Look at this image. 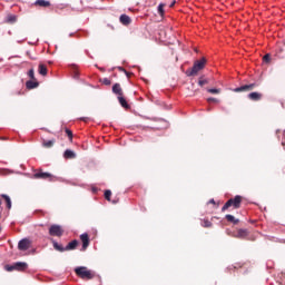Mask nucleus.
Returning <instances> with one entry per match:
<instances>
[{
    "mask_svg": "<svg viewBox=\"0 0 285 285\" xmlns=\"http://www.w3.org/2000/svg\"><path fill=\"white\" fill-rule=\"evenodd\" d=\"M204 68H206V59L202 58L200 60H196L194 62L193 68L187 69L186 75L187 77H197L199 71L204 70Z\"/></svg>",
    "mask_w": 285,
    "mask_h": 285,
    "instance_id": "nucleus-1",
    "label": "nucleus"
},
{
    "mask_svg": "<svg viewBox=\"0 0 285 285\" xmlns=\"http://www.w3.org/2000/svg\"><path fill=\"white\" fill-rule=\"evenodd\" d=\"M242 202H243V197L237 195L234 198L228 199L225 205L222 207V213H226V210H228V208H230L233 206V208L237 209V208H242Z\"/></svg>",
    "mask_w": 285,
    "mask_h": 285,
    "instance_id": "nucleus-2",
    "label": "nucleus"
},
{
    "mask_svg": "<svg viewBox=\"0 0 285 285\" xmlns=\"http://www.w3.org/2000/svg\"><path fill=\"white\" fill-rule=\"evenodd\" d=\"M75 273L80 279H95V272L88 269V267H76Z\"/></svg>",
    "mask_w": 285,
    "mask_h": 285,
    "instance_id": "nucleus-3",
    "label": "nucleus"
},
{
    "mask_svg": "<svg viewBox=\"0 0 285 285\" xmlns=\"http://www.w3.org/2000/svg\"><path fill=\"white\" fill-rule=\"evenodd\" d=\"M32 179H42L46 181H52L55 176L48 171H43V169H36L32 176Z\"/></svg>",
    "mask_w": 285,
    "mask_h": 285,
    "instance_id": "nucleus-4",
    "label": "nucleus"
},
{
    "mask_svg": "<svg viewBox=\"0 0 285 285\" xmlns=\"http://www.w3.org/2000/svg\"><path fill=\"white\" fill-rule=\"evenodd\" d=\"M49 235L51 237H62L63 228H61V225H51L49 228Z\"/></svg>",
    "mask_w": 285,
    "mask_h": 285,
    "instance_id": "nucleus-5",
    "label": "nucleus"
},
{
    "mask_svg": "<svg viewBox=\"0 0 285 285\" xmlns=\"http://www.w3.org/2000/svg\"><path fill=\"white\" fill-rule=\"evenodd\" d=\"M257 88V83H250V85H244L236 89H234V92H250V90H255Z\"/></svg>",
    "mask_w": 285,
    "mask_h": 285,
    "instance_id": "nucleus-6",
    "label": "nucleus"
},
{
    "mask_svg": "<svg viewBox=\"0 0 285 285\" xmlns=\"http://www.w3.org/2000/svg\"><path fill=\"white\" fill-rule=\"evenodd\" d=\"M32 246V242L28 238H23L18 243V249L19 250H28Z\"/></svg>",
    "mask_w": 285,
    "mask_h": 285,
    "instance_id": "nucleus-7",
    "label": "nucleus"
},
{
    "mask_svg": "<svg viewBox=\"0 0 285 285\" xmlns=\"http://www.w3.org/2000/svg\"><path fill=\"white\" fill-rule=\"evenodd\" d=\"M80 242H82V248L81 250H87L88 246H90V236L88 234H81L80 235Z\"/></svg>",
    "mask_w": 285,
    "mask_h": 285,
    "instance_id": "nucleus-8",
    "label": "nucleus"
},
{
    "mask_svg": "<svg viewBox=\"0 0 285 285\" xmlns=\"http://www.w3.org/2000/svg\"><path fill=\"white\" fill-rule=\"evenodd\" d=\"M33 6H36V8H50L52 3L49 0H36Z\"/></svg>",
    "mask_w": 285,
    "mask_h": 285,
    "instance_id": "nucleus-9",
    "label": "nucleus"
},
{
    "mask_svg": "<svg viewBox=\"0 0 285 285\" xmlns=\"http://www.w3.org/2000/svg\"><path fill=\"white\" fill-rule=\"evenodd\" d=\"M237 239H246L248 237V230L247 229H238L237 233L234 235Z\"/></svg>",
    "mask_w": 285,
    "mask_h": 285,
    "instance_id": "nucleus-10",
    "label": "nucleus"
},
{
    "mask_svg": "<svg viewBox=\"0 0 285 285\" xmlns=\"http://www.w3.org/2000/svg\"><path fill=\"white\" fill-rule=\"evenodd\" d=\"M119 21L122 26H130V23H132V19H130L128 14H121Z\"/></svg>",
    "mask_w": 285,
    "mask_h": 285,
    "instance_id": "nucleus-11",
    "label": "nucleus"
},
{
    "mask_svg": "<svg viewBox=\"0 0 285 285\" xmlns=\"http://www.w3.org/2000/svg\"><path fill=\"white\" fill-rule=\"evenodd\" d=\"M112 92H114V95H118V97L124 96V89H121V85L115 83L112 86Z\"/></svg>",
    "mask_w": 285,
    "mask_h": 285,
    "instance_id": "nucleus-12",
    "label": "nucleus"
},
{
    "mask_svg": "<svg viewBox=\"0 0 285 285\" xmlns=\"http://www.w3.org/2000/svg\"><path fill=\"white\" fill-rule=\"evenodd\" d=\"M262 97L263 95L257 91L248 94V99H250V101H261Z\"/></svg>",
    "mask_w": 285,
    "mask_h": 285,
    "instance_id": "nucleus-13",
    "label": "nucleus"
},
{
    "mask_svg": "<svg viewBox=\"0 0 285 285\" xmlns=\"http://www.w3.org/2000/svg\"><path fill=\"white\" fill-rule=\"evenodd\" d=\"M79 246V240L75 239L68 243V245L65 247V250H75Z\"/></svg>",
    "mask_w": 285,
    "mask_h": 285,
    "instance_id": "nucleus-14",
    "label": "nucleus"
},
{
    "mask_svg": "<svg viewBox=\"0 0 285 285\" xmlns=\"http://www.w3.org/2000/svg\"><path fill=\"white\" fill-rule=\"evenodd\" d=\"M26 86H27L28 90H32V89L39 87V82L37 81V79L36 80H28L26 82Z\"/></svg>",
    "mask_w": 285,
    "mask_h": 285,
    "instance_id": "nucleus-15",
    "label": "nucleus"
},
{
    "mask_svg": "<svg viewBox=\"0 0 285 285\" xmlns=\"http://www.w3.org/2000/svg\"><path fill=\"white\" fill-rule=\"evenodd\" d=\"M55 144H57L56 139H51V140L42 139L43 148H52V146H55Z\"/></svg>",
    "mask_w": 285,
    "mask_h": 285,
    "instance_id": "nucleus-16",
    "label": "nucleus"
},
{
    "mask_svg": "<svg viewBox=\"0 0 285 285\" xmlns=\"http://www.w3.org/2000/svg\"><path fill=\"white\" fill-rule=\"evenodd\" d=\"M38 72L42 77H46V75H48V67L43 63H40L39 67H38Z\"/></svg>",
    "mask_w": 285,
    "mask_h": 285,
    "instance_id": "nucleus-17",
    "label": "nucleus"
},
{
    "mask_svg": "<svg viewBox=\"0 0 285 285\" xmlns=\"http://www.w3.org/2000/svg\"><path fill=\"white\" fill-rule=\"evenodd\" d=\"M63 157H65V159H75V157H77V154H75V151H72L70 149H67L63 153Z\"/></svg>",
    "mask_w": 285,
    "mask_h": 285,
    "instance_id": "nucleus-18",
    "label": "nucleus"
},
{
    "mask_svg": "<svg viewBox=\"0 0 285 285\" xmlns=\"http://www.w3.org/2000/svg\"><path fill=\"white\" fill-rule=\"evenodd\" d=\"M225 219H227V222H229L230 224H234L235 226H237V224H239V219L235 218V216L227 214L225 216Z\"/></svg>",
    "mask_w": 285,
    "mask_h": 285,
    "instance_id": "nucleus-19",
    "label": "nucleus"
},
{
    "mask_svg": "<svg viewBox=\"0 0 285 285\" xmlns=\"http://www.w3.org/2000/svg\"><path fill=\"white\" fill-rule=\"evenodd\" d=\"M118 101L120 106H122V108H126V110L130 108V105H128V101H126V98H124V96H118Z\"/></svg>",
    "mask_w": 285,
    "mask_h": 285,
    "instance_id": "nucleus-20",
    "label": "nucleus"
},
{
    "mask_svg": "<svg viewBox=\"0 0 285 285\" xmlns=\"http://www.w3.org/2000/svg\"><path fill=\"white\" fill-rule=\"evenodd\" d=\"M52 246H53L55 250H58L59 253H65V250H66V247H63L62 245L57 243V240H52Z\"/></svg>",
    "mask_w": 285,
    "mask_h": 285,
    "instance_id": "nucleus-21",
    "label": "nucleus"
},
{
    "mask_svg": "<svg viewBox=\"0 0 285 285\" xmlns=\"http://www.w3.org/2000/svg\"><path fill=\"white\" fill-rule=\"evenodd\" d=\"M1 197L6 202L7 208L10 210V208H12V200L10 199V196L2 194Z\"/></svg>",
    "mask_w": 285,
    "mask_h": 285,
    "instance_id": "nucleus-22",
    "label": "nucleus"
},
{
    "mask_svg": "<svg viewBox=\"0 0 285 285\" xmlns=\"http://www.w3.org/2000/svg\"><path fill=\"white\" fill-rule=\"evenodd\" d=\"M14 266L16 271H26V268H28V264L21 262L14 263Z\"/></svg>",
    "mask_w": 285,
    "mask_h": 285,
    "instance_id": "nucleus-23",
    "label": "nucleus"
},
{
    "mask_svg": "<svg viewBox=\"0 0 285 285\" xmlns=\"http://www.w3.org/2000/svg\"><path fill=\"white\" fill-rule=\"evenodd\" d=\"M6 23H10V24L17 23V16H14V14H8V16L6 17Z\"/></svg>",
    "mask_w": 285,
    "mask_h": 285,
    "instance_id": "nucleus-24",
    "label": "nucleus"
},
{
    "mask_svg": "<svg viewBox=\"0 0 285 285\" xmlns=\"http://www.w3.org/2000/svg\"><path fill=\"white\" fill-rule=\"evenodd\" d=\"M164 8H166V3H160L159 6H158V14H160L161 17H164V14H165V10H164Z\"/></svg>",
    "mask_w": 285,
    "mask_h": 285,
    "instance_id": "nucleus-25",
    "label": "nucleus"
},
{
    "mask_svg": "<svg viewBox=\"0 0 285 285\" xmlns=\"http://www.w3.org/2000/svg\"><path fill=\"white\" fill-rule=\"evenodd\" d=\"M28 77L32 80V81H37V78L35 77V69L31 68L29 71H28Z\"/></svg>",
    "mask_w": 285,
    "mask_h": 285,
    "instance_id": "nucleus-26",
    "label": "nucleus"
},
{
    "mask_svg": "<svg viewBox=\"0 0 285 285\" xmlns=\"http://www.w3.org/2000/svg\"><path fill=\"white\" fill-rule=\"evenodd\" d=\"M4 269L8 272V273H12V271H16V265H6L4 266Z\"/></svg>",
    "mask_w": 285,
    "mask_h": 285,
    "instance_id": "nucleus-27",
    "label": "nucleus"
},
{
    "mask_svg": "<svg viewBox=\"0 0 285 285\" xmlns=\"http://www.w3.org/2000/svg\"><path fill=\"white\" fill-rule=\"evenodd\" d=\"M112 196V191H110V189H107L105 191V199H107V202H110V197Z\"/></svg>",
    "mask_w": 285,
    "mask_h": 285,
    "instance_id": "nucleus-28",
    "label": "nucleus"
},
{
    "mask_svg": "<svg viewBox=\"0 0 285 285\" xmlns=\"http://www.w3.org/2000/svg\"><path fill=\"white\" fill-rule=\"evenodd\" d=\"M207 92H209L210 95H219V92H222V89H207Z\"/></svg>",
    "mask_w": 285,
    "mask_h": 285,
    "instance_id": "nucleus-29",
    "label": "nucleus"
},
{
    "mask_svg": "<svg viewBox=\"0 0 285 285\" xmlns=\"http://www.w3.org/2000/svg\"><path fill=\"white\" fill-rule=\"evenodd\" d=\"M263 61L265 63H271V53H266L264 57H263Z\"/></svg>",
    "mask_w": 285,
    "mask_h": 285,
    "instance_id": "nucleus-30",
    "label": "nucleus"
},
{
    "mask_svg": "<svg viewBox=\"0 0 285 285\" xmlns=\"http://www.w3.org/2000/svg\"><path fill=\"white\" fill-rule=\"evenodd\" d=\"M65 132L67 134V137L69 138V141H72V130L66 129Z\"/></svg>",
    "mask_w": 285,
    "mask_h": 285,
    "instance_id": "nucleus-31",
    "label": "nucleus"
},
{
    "mask_svg": "<svg viewBox=\"0 0 285 285\" xmlns=\"http://www.w3.org/2000/svg\"><path fill=\"white\" fill-rule=\"evenodd\" d=\"M206 83H208V80H206V79H202V78H200V79L198 80V85H199V86H206Z\"/></svg>",
    "mask_w": 285,
    "mask_h": 285,
    "instance_id": "nucleus-32",
    "label": "nucleus"
},
{
    "mask_svg": "<svg viewBox=\"0 0 285 285\" xmlns=\"http://www.w3.org/2000/svg\"><path fill=\"white\" fill-rule=\"evenodd\" d=\"M102 83H104L105 86H110V83H112V82L110 81V79L104 78V79H102Z\"/></svg>",
    "mask_w": 285,
    "mask_h": 285,
    "instance_id": "nucleus-33",
    "label": "nucleus"
},
{
    "mask_svg": "<svg viewBox=\"0 0 285 285\" xmlns=\"http://www.w3.org/2000/svg\"><path fill=\"white\" fill-rule=\"evenodd\" d=\"M210 226H213V223H210L209 220H204L205 228H210Z\"/></svg>",
    "mask_w": 285,
    "mask_h": 285,
    "instance_id": "nucleus-34",
    "label": "nucleus"
},
{
    "mask_svg": "<svg viewBox=\"0 0 285 285\" xmlns=\"http://www.w3.org/2000/svg\"><path fill=\"white\" fill-rule=\"evenodd\" d=\"M208 102L219 104V100L217 98H208Z\"/></svg>",
    "mask_w": 285,
    "mask_h": 285,
    "instance_id": "nucleus-35",
    "label": "nucleus"
},
{
    "mask_svg": "<svg viewBox=\"0 0 285 285\" xmlns=\"http://www.w3.org/2000/svg\"><path fill=\"white\" fill-rule=\"evenodd\" d=\"M76 79L79 77V72L75 71V76Z\"/></svg>",
    "mask_w": 285,
    "mask_h": 285,
    "instance_id": "nucleus-36",
    "label": "nucleus"
},
{
    "mask_svg": "<svg viewBox=\"0 0 285 285\" xmlns=\"http://www.w3.org/2000/svg\"><path fill=\"white\" fill-rule=\"evenodd\" d=\"M176 1L171 2V4L169 6V8H173L175 6Z\"/></svg>",
    "mask_w": 285,
    "mask_h": 285,
    "instance_id": "nucleus-37",
    "label": "nucleus"
},
{
    "mask_svg": "<svg viewBox=\"0 0 285 285\" xmlns=\"http://www.w3.org/2000/svg\"><path fill=\"white\" fill-rule=\"evenodd\" d=\"M209 204H215V199L209 200Z\"/></svg>",
    "mask_w": 285,
    "mask_h": 285,
    "instance_id": "nucleus-38",
    "label": "nucleus"
},
{
    "mask_svg": "<svg viewBox=\"0 0 285 285\" xmlns=\"http://www.w3.org/2000/svg\"><path fill=\"white\" fill-rule=\"evenodd\" d=\"M125 72H126L127 77H129L128 71H125Z\"/></svg>",
    "mask_w": 285,
    "mask_h": 285,
    "instance_id": "nucleus-39",
    "label": "nucleus"
},
{
    "mask_svg": "<svg viewBox=\"0 0 285 285\" xmlns=\"http://www.w3.org/2000/svg\"><path fill=\"white\" fill-rule=\"evenodd\" d=\"M282 146H284V147H285V142H282Z\"/></svg>",
    "mask_w": 285,
    "mask_h": 285,
    "instance_id": "nucleus-40",
    "label": "nucleus"
},
{
    "mask_svg": "<svg viewBox=\"0 0 285 285\" xmlns=\"http://www.w3.org/2000/svg\"><path fill=\"white\" fill-rule=\"evenodd\" d=\"M120 70H124V68H120Z\"/></svg>",
    "mask_w": 285,
    "mask_h": 285,
    "instance_id": "nucleus-41",
    "label": "nucleus"
},
{
    "mask_svg": "<svg viewBox=\"0 0 285 285\" xmlns=\"http://www.w3.org/2000/svg\"><path fill=\"white\" fill-rule=\"evenodd\" d=\"M284 137H285V131H284Z\"/></svg>",
    "mask_w": 285,
    "mask_h": 285,
    "instance_id": "nucleus-42",
    "label": "nucleus"
},
{
    "mask_svg": "<svg viewBox=\"0 0 285 285\" xmlns=\"http://www.w3.org/2000/svg\"><path fill=\"white\" fill-rule=\"evenodd\" d=\"M0 206H1V200H0Z\"/></svg>",
    "mask_w": 285,
    "mask_h": 285,
    "instance_id": "nucleus-43",
    "label": "nucleus"
},
{
    "mask_svg": "<svg viewBox=\"0 0 285 285\" xmlns=\"http://www.w3.org/2000/svg\"><path fill=\"white\" fill-rule=\"evenodd\" d=\"M0 233H1V227H0Z\"/></svg>",
    "mask_w": 285,
    "mask_h": 285,
    "instance_id": "nucleus-44",
    "label": "nucleus"
}]
</instances>
